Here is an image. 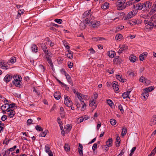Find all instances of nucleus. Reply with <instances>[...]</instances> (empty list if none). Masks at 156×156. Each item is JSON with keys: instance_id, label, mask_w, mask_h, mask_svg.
Returning <instances> with one entry per match:
<instances>
[{"instance_id": "f257e3e1", "label": "nucleus", "mask_w": 156, "mask_h": 156, "mask_svg": "<svg viewBox=\"0 0 156 156\" xmlns=\"http://www.w3.org/2000/svg\"><path fill=\"white\" fill-rule=\"evenodd\" d=\"M92 18L90 20L88 18H87L85 20L86 23H90L94 28L97 27L99 26L100 25V22L99 21L96 20L93 21L94 19L92 20Z\"/></svg>"}, {"instance_id": "f03ea898", "label": "nucleus", "mask_w": 156, "mask_h": 156, "mask_svg": "<svg viewBox=\"0 0 156 156\" xmlns=\"http://www.w3.org/2000/svg\"><path fill=\"white\" fill-rule=\"evenodd\" d=\"M126 0H118L116 3V5L117 7V9L121 10L126 8L125 3Z\"/></svg>"}, {"instance_id": "7ed1b4c3", "label": "nucleus", "mask_w": 156, "mask_h": 156, "mask_svg": "<svg viewBox=\"0 0 156 156\" xmlns=\"http://www.w3.org/2000/svg\"><path fill=\"white\" fill-rule=\"evenodd\" d=\"M64 98H65L64 103L65 105L69 107H71L73 103L70 98L66 95H64Z\"/></svg>"}, {"instance_id": "20e7f679", "label": "nucleus", "mask_w": 156, "mask_h": 156, "mask_svg": "<svg viewBox=\"0 0 156 156\" xmlns=\"http://www.w3.org/2000/svg\"><path fill=\"white\" fill-rule=\"evenodd\" d=\"M46 43L41 44V47L45 54L49 55L51 54V53L50 51H48L47 47L46 46Z\"/></svg>"}, {"instance_id": "39448f33", "label": "nucleus", "mask_w": 156, "mask_h": 156, "mask_svg": "<svg viewBox=\"0 0 156 156\" xmlns=\"http://www.w3.org/2000/svg\"><path fill=\"white\" fill-rule=\"evenodd\" d=\"M136 14L135 11L133 10L129 12L125 16H124L123 18L124 20H129L134 16Z\"/></svg>"}, {"instance_id": "423d86ee", "label": "nucleus", "mask_w": 156, "mask_h": 156, "mask_svg": "<svg viewBox=\"0 0 156 156\" xmlns=\"http://www.w3.org/2000/svg\"><path fill=\"white\" fill-rule=\"evenodd\" d=\"M62 70L63 71V73L66 76V79L68 80V82L73 86V83L72 82L71 78L70 76L68 74L64 69H62Z\"/></svg>"}, {"instance_id": "0eeeda50", "label": "nucleus", "mask_w": 156, "mask_h": 156, "mask_svg": "<svg viewBox=\"0 0 156 156\" xmlns=\"http://www.w3.org/2000/svg\"><path fill=\"white\" fill-rule=\"evenodd\" d=\"M139 81L147 85H149L150 84L151 81L147 79H146L144 77L141 76L140 79Z\"/></svg>"}, {"instance_id": "6e6552de", "label": "nucleus", "mask_w": 156, "mask_h": 156, "mask_svg": "<svg viewBox=\"0 0 156 156\" xmlns=\"http://www.w3.org/2000/svg\"><path fill=\"white\" fill-rule=\"evenodd\" d=\"M7 63L4 60H0V67L3 69H7Z\"/></svg>"}, {"instance_id": "1a4fd4ad", "label": "nucleus", "mask_w": 156, "mask_h": 156, "mask_svg": "<svg viewBox=\"0 0 156 156\" xmlns=\"http://www.w3.org/2000/svg\"><path fill=\"white\" fill-rule=\"evenodd\" d=\"M118 83L116 82H114L112 83V86L114 90L116 93L119 92V85L117 84Z\"/></svg>"}, {"instance_id": "9d476101", "label": "nucleus", "mask_w": 156, "mask_h": 156, "mask_svg": "<svg viewBox=\"0 0 156 156\" xmlns=\"http://www.w3.org/2000/svg\"><path fill=\"white\" fill-rule=\"evenodd\" d=\"M152 2L149 1L146 2L144 3V7L147 10H148L151 7Z\"/></svg>"}, {"instance_id": "9b49d317", "label": "nucleus", "mask_w": 156, "mask_h": 156, "mask_svg": "<svg viewBox=\"0 0 156 156\" xmlns=\"http://www.w3.org/2000/svg\"><path fill=\"white\" fill-rule=\"evenodd\" d=\"M128 49V47L126 45H122L120 49L118 51L119 53H121L122 51H126Z\"/></svg>"}, {"instance_id": "f8f14e48", "label": "nucleus", "mask_w": 156, "mask_h": 156, "mask_svg": "<svg viewBox=\"0 0 156 156\" xmlns=\"http://www.w3.org/2000/svg\"><path fill=\"white\" fill-rule=\"evenodd\" d=\"M122 62V60L119 56H116L113 60L114 62L116 64H120Z\"/></svg>"}, {"instance_id": "ddd939ff", "label": "nucleus", "mask_w": 156, "mask_h": 156, "mask_svg": "<svg viewBox=\"0 0 156 156\" xmlns=\"http://www.w3.org/2000/svg\"><path fill=\"white\" fill-rule=\"evenodd\" d=\"M144 4L143 3H140L136 4V5H133V7L134 8H137V9L139 10H141Z\"/></svg>"}, {"instance_id": "4468645a", "label": "nucleus", "mask_w": 156, "mask_h": 156, "mask_svg": "<svg viewBox=\"0 0 156 156\" xmlns=\"http://www.w3.org/2000/svg\"><path fill=\"white\" fill-rule=\"evenodd\" d=\"M12 78V76L10 74H7L4 78V80L6 83L9 82Z\"/></svg>"}, {"instance_id": "2eb2a0df", "label": "nucleus", "mask_w": 156, "mask_h": 156, "mask_svg": "<svg viewBox=\"0 0 156 156\" xmlns=\"http://www.w3.org/2000/svg\"><path fill=\"white\" fill-rule=\"evenodd\" d=\"M83 145L82 144L79 143V144L78 152L80 156H83Z\"/></svg>"}, {"instance_id": "dca6fc26", "label": "nucleus", "mask_w": 156, "mask_h": 156, "mask_svg": "<svg viewBox=\"0 0 156 156\" xmlns=\"http://www.w3.org/2000/svg\"><path fill=\"white\" fill-rule=\"evenodd\" d=\"M147 55V53L145 52L141 54L139 56L140 60L143 61L144 59V57H146Z\"/></svg>"}, {"instance_id": "f3484780", "label": "nucleus", "mask_w": 156, "mask_h": 156, "mask_svg": "<svg viewBox=\"0 0 156 156\" xmlns=\"http://www.w3.org/2000/svg\"><path fill=\"white\" fill-rule=\"evenodd\" d=\"M143 91L144 92L141 94V97L142 99H143V97L144 99H145V100H146L149 94L147 91V92L146 91H145L144 90Z\"/></svg>"}, {"instance_id": "a211bd4d", "label": "nucleus", "mask_w": 156, "mask_h": 156, "mask_svg": "<svg viewBox=\"0 0 156 156\" xmlns=\"http://www.w3.org/2000/svg\"><path fill=\"white\" fill-rule=\"evenodd\" d=\"M20 80H17L14 79L12 81L13 83L16 87H20L21 86Z\"/></svg>"}, {"instance_id": "6ab92c4d", "label": "nucleus", "mask_w": 156, "mask_h": 156, "mask_svg": "<svg viewBox=\"0 0 156 156\" xmlns=\"http://www.w3.org/2000/svg\"><path fill=\"white\" fill-rule=\"evenodd\" d=\"M112 138H109L106 141V145L107 147H111L112 146Z\"/></svg>"}, {"instance_id": "aec40b11", "label": "nucleus", "mask_w": 156, "mask_h": 156, "mask_svg": "<svg viewBox=\"0 0 156 156\" xmlns=\"http://www.w3.org/2000/svg\"><path fill=\"white\" fill-rule=\"evenodd\" d=\"M31 48L33 52L36 53L37 52V47L36 44H33Z\"/></svg>"}, {"instance_id": "412c9836", "label": "nucleus", "mask_w": 156, "mask_h": 156, "mask_svg": "<svg viewBox=\"0 0 156 156\" xmlns=\"http://www.w3.org/2000/svg\"><path fill=\"white\" fill-rule=\"evenodd\" d=\"M130 92L131 90L129 91V90H128L127 92L123 93L122 94L123 98L124 99L126 98H129V95Z\"/></svg>"}, {"instance_id": "4be33fe9", "label": "nucleus", "mask_w": 156, "mask_h": 156, "mask_svg": "<svg viewBox=\"0 0 156 156\" xmlns=\"http://www.w3.org/2000/svg\"><path fill=\"white\" fill-rule=\"evenodd\" d=\"M116 78L118 80H119L122 83H124L126 81V79H123L122 75H116Z\"/></svg>"}, {"instance_id": "5701e85b", "label": "nucleus", "mask_w": 156, "mask_h": 156, "mask_svg": "<svg viewBox=\"0 0 156 156\" xmlns=\"http://www.w3.org/2000/svg\"><path fill=\"white\" fill-rule=\"evenodd\" d=\"M68 53L65 55V56L69 58H73V53L71 51L68 50Z\"/></svg>"}, {"instance_id": "b1692460", "label": "nucleus", "mask_w": 156, "mask_h": 156, "mask_svg": "<svg viewBox=\"0 0 156 156\" xmlns=\"http://www.w3.org/2000/svg\"><path fill=\"white\" fill-rule=\"evenodd\" d=\"M150 122L152 125H155L156 124V115L153 116L151 119Z\"/></svg>"}, {"instance_id": "393cba45", "label": "nucleus", "mask_w": 156, "mask_h": 156, "mask_svg": "<svg viewBox=\"0 0 156 156\" xmlns=\"http://www.w3.org/2000/svg\"><path fill=\"white\" fill-rule=\"evenodd\" d=\"M153 27V25H152V22H150L149 24H147L145 26V28L147 30H151Z\"/></svg>"}, {"instance_id": "a878e982", "label": "nucleus", "mask_w": 156, "mask_h": 156, "mask_svg": "<svg viewBox=\"0 0 156 156\" xmlns=\"http://www.w3.org/2000/svg\"><path fill=\"white\" fill-rule=\"evenodd\" d=\"M60 114L62 118H63L65 117V112L63 108L61 107L60 108Z\"/></svg>"}, {"instance_id": "bb28decb", "label": "nucleus", "mask_w": 156, "mask_h": 156, "mask_svg": "<svg viewBox=\"0 0 156 156\" xmlns=\"http://www.w3.org/2000/svg\"><path fill=\"white\" fill-rule=\"evenodd\" d=\"M120 138L118 136H117L116 139V146L117 147H118L119 146V144L120 143Z\"/></svg>"}, {"instance_id": "cd10ccee", "label": "nucleus", "mask_w": 156, "mask_h": 156, "mask_svg": "<svg viewBox=\"0 0 156 156\" xmlns=\"http://www.w3.org/2000/svg\"><path fill=\"white\" fill-rule=\"evenodd\" d=\"M109 6V3L106 2L102 5L101 6V8L102 9H106L108 8Z\"/></svg>"}, {"instance_id": "c85d7f7f", "label": "nucleus", "mask_w": 156, "mask_h": 156, "mask_svg": "<svg viewBox=\"0 0 156 156\" xmlns=\"http://www.w3.org/2000/svg\"><path fill=\"white\" fill-rule=\"evenodd\" d=\"M154 89V87L151 86L148 87V88H147L144 90H145V91H146L147 92H147L148 93L149 92L151 91L152 90H153Z\"/></svg>"}, {"instance_id": "c756f323", "label": "nucleus", "mask_w": 156, "mask_h": 156, "mask_svg": "<svg viewBox=\"0 0 156 156\" xmlns=\"http://www.w3.org/2000/svg\"><path fill=\"white\" fill-rule=\"evenodd\" d=\"M54 96L55 99L57 100L61 98L60 94L57 92L54 94Z\"/></svg>"}, {"instance_id": "7c9ffc66", "label": "nucleus", "mask_w": 156, "mask_h": 156, "mask_svg": "<svg viewBox=\"0 0 156 156\" xmlns=\"http://www.w3.org/2000/svg\"><path fill=\"white\" fill-rule=\"evenodd\" d=\"M127 132V129L125 127H123L121 133L122 136H124L126 134Z\"/></svg>"}, {"instance_id": "2f4dec72", "label": "nucleus", "mask_w": 156, "mask_h": 156, "mask_svg": "<svg viewBox=\"0 0 156 156\" xmlns=\"http://www.w3.org/2000/svg\"><path fill=\"white\" fill-rule=\"evenodd\" d=\"M9 61V62L11 63H14L16 61V57H12L9 60V61H8V62H7L8 63Z\"/></svg>"}, {"instance_id": "473e14b6", "label": "nucleus", "mask_w": 156, "mask_h": 156, "mask_svg": "<svg viewBox=\"0 0 156 156\" xmlns=\"http://www.w3.org/2000/svg\"><path fill=\"white\" fill-rule=\"evenodd\" d=\"M91 12V10H89L88 11H87L85 12L83 14V17H87L89 16Z\"/></svg>"}, {"instance_id": "72a5a7b5", "label": "nucleus", "mask_w": 156, "mask_h": 156, "mask_svg": "<svg viewBox=\"0 0 156 156\" xmlns=\"http://www.w3.org/2000/svg\"><path fill=\"white\" fill-rule=\"evenodd\" d=\"M115 55V52L113 51H111L109 52V56L111 58H113L114 57Z\"/></svg>"}, {"instance_id": "f704fd0d", "label": "nucleus", "mask_w": 156, "mask_h": 156, "mask_svg": "<svg viewBox=\"0 0 156 156\" xmlns=\"http://www.w3.org/2000/svg\"><path fill=\"white\" fill-rule=\"evenodd\" d=\"M130 61L133 62H134L136 60V57L135 56H131L129 57Z\"/></svg>"}, {"instance_id": "c9c22d12", "label": "nucleus", "mask_w": 156, "mask_h": 156, "mask_svg": "<svg viewBox=\"0 0 156 156\" xmlns=\"http://www.w3.org/2000/svg\"><path fill=\"white\" fill-rule=\"evenodd\" d=\"M65 128L66 129L65 132L67 133H69L71 129L70 126L69 125L65 127Z\"/></svg>"}, {"instance_id": "e433bc0d", "label": "nucleus", "mask_w": 156, "mask_h": 156, "mask_svg": "<svg viewBox=\"0 0 156 156\" xmlns=\"http://www.w3.org/2000/svg\"><path fill=\"white\" fill-rule=\"evenodd\" d=\"M24 13V11L23 9H20L18 11V15L17 16L18 17H20L21 16V15L23 14Z\"/></svg>"}, {"instance_id": "4c0bfd02", "label": "nucleus", "mask_w": 156, "mask_h": 156, "mask_svg": "<svg viewBox=\"0 0 156 156\" xmlns=\"http://www.w3.org/2000/svg\"><path fill=\"white\" fill-rule=\"evenodd\" d=\"M122 36L120 34H118L115 36V39L117 41H120V40L122 38Z\"/></svg>"}, {"instance_id": "58836bf2", "label": "nucleus", "mask_w": 156, "mask_h": 156, "mask_svg": "<svg viewBox=\"0 0 156 156\" xmlns=\"http://www.w3.org/2000/svg\"><path fill=\"white\" fill-rule=\"evenodd\" d=\"M133 1L134 0H130L128 2H126V3H125V5L126 6V7L127 6H128L131 5L133 3Z\"/></svg>"}, {"instance_id": "ea45409f", "label": "nucleus", "mask_w": 156, "mask_h": 156, "mask_svg": "<svg viewBox=\"0 0 156 156\" xmlns=\"http://www.w3.org/2000/svg\"><path fill=\"white\" fill-rule=\"evenodd\" d=\"M48 131L47 130H46L44 132H43L42 133H41L39 134V137H45L46 134H47V132Z\"/></svg>"}, {"instance_id": "a19ab883", "label": "nucleus", "mask_w": 156, "mask_h": 156, "mask_svg": "<svg viewBox=\"0 0 156 156\" xmlns=\"http://www.w3.org/2000/svg\"><path fill=\"white\" fill-rule=\"evenodd\" d=\"M6 105H7L9 106V107L7 108V109H8L9 108H12L15 106L16 104L14 103H12L10 104H9L7 103L6 104Z\"/></svg>"}, {"instance_id": "79ce46f5", "label": "nucleus", "mask_w": 156, "mask_h": 156, "mask_svg": "<svg viewBox=\"0 0 156 156\" xmlns=\"http://www.w3.org/2000/svg\"><path fill=\"white\" fill-rule=\"evenodd\" d=\"M45 151L47 153H49L50 151V147L49 146V145L47 144L45 146Z\"/></svg>"}, {"instance_id": "37998d69", "label": "nucleus", "mask_w": 156, "mask_h": 156, "mask_svg": "<svg viewBox=\"0 0 156 156\" xmlns=\"http://www.w3.org/2000/svg\"><path fill=\"white\" fill-rule=\"evenodd\" d=\"M110 122L111 124L113 126L115 125L116 123V120L114 119H111Z\"/></svg>"}, {"instance_id": "c03bdc74", "label": "nucleus", "mask_w": 156, "mask_h": 156, "mask_svg": "<svg viewBox=\"0 0 156 156\" xmlns=\"http://www.w3.org/2000/svg\"><path fill=\"white\" fill-rule=\"evenodd\" d=\"M137 21L135 20L134 21H129L128 22V23L129 24L131 25H135L137 23Z\"/></svg>"}, {"instance_id": "a18cd8bd", "label": "nucleus", "mask_w": 156, "mask_h": 156, "mask_svg": "<svg viewBox=\"0 0 156 156\" xmlns=\"http://www.w3.org/2000/svg\"><path fill=\"white\" fill-rule=\"evenodd\" d=\"M35 128L37 131H42L43 130V129L39 125L36 126Z\"/></svg>"}, {"instance_id": "49530a36", "label": "nucleus", "mask_w": 156, "mask_h": 156, "mask_svg": "<svg viewBox=\"0 0 156 156\" xmlns=\"http://www.w3.org/2000/svg\"><path fill=\"white\" fill-rule=\"evenodd\" d=\"M103 39V38H101L99 37H95L92 38V40L94 41H97L98 40H100Z\"/></svg>"}, {"instance_id": "de8ad7c7", "label": "nucleus", "mask_w": 156, "mask_h": 156, "mask_svg": "<svg viewBox=\"0 0 156 156\" xmlns=\"http://www.w3.org/2000/svg\"><path fill=\"white\" fill-rule=\"evenodd\" d=\"M15 112L14 111H13L10 112L9 113L8 115L10 116V118H12L15 115Z\"/></svg>"}, {"instance_id": "09e8293b", "label": "nucleus", "mask_w": 156, "mask_h": 156, "mask_svg": "<svg viewBox=\"0 0 156 156\" xmlns=\"http://www.w3.org/2000/svg\"><path fill=\"white\" fill-rule=\"evenodd\" d=\"M64 149L66 151H70V148L67 144H65L64 146Z\"/></svg>"}, {"instance_id": "8fccbe9b", "label": "nucleus", "mask_w": 156, "mask_h": 156, "mask_svg": "<svg viewBox=\"0 0 156 156\" xmlns=\"http://www.w3.org/2000/svg\"><path fill=\"white\" fill-rule=\"evenodd\" d=\"M54 21L59 24L62 23V20L61 19H55Z\"/></svg>"}, {"instance_id": "3c124183", "label": "nucleus", "mask_w": 156, "mask_h": 156, "mask_svg": "<svg viewBox=\"0 0 156 156\" xmlns=\"http://www.w3.org/2000/svg\"><path fill=\"white\" fill-rule=\"evenodd\" d=\"M118 108L120 110L121 112L122 113H123L124 112V110H123V107L122 106V105H121L119 104L118 105Z\"/></svg>"}, {"instance_id": "603ef678", "label": "nucleus", "mask_w": 156, "mask_h": 156, "mask_svg": "<svg viewBox=\"0 0 156 156\" xmlns=\"http://www.w3.org/2000/svg\"><path fill=\"white\" fill-rule=\"evenodd\" d=\"M107 102L109 105L111 107H112L113 104V103L112 101L110 99L107 100Z\"/></svg>"}, {"instance_id": "864d4df0", "label": "nucleus", "mask_w": 156, "mask_h": 156, "mask_svg": "<svg viewBox=\"0 0 156 156\" xmlns=\"http://www.w3.org/2000/svg\"><path fill=\"white\" fill-rule=\"evenodd\" d=\"M47 61L49 64L50 65V66L51 67V68L52 70H53V64L51 60L50 59H48V60Z\"/></svg>"}, {"instance_id": "5fc2aeb1", "label": "nucleus", "mask_w": 156, "mask_h": 156, "mask_svg": "<svg viewBox=\"0 0 156 156\" xmlns=\"http://www.w3.org/2000/svg\"><path fill=\"white\" fill-rule=\"evenodd\" d=\"M14 79H15V80H19V81H20V82L22 80V78L21 77V76L20 75H18L17 76H16L15 77V78Z\"/></svg>"}, {"instance_id": "6e6d98bb", "label": "nucleus", "mask_w": 156, "mask_h": 156, "mask_svg": "<svg viewBox=\"0 0 156 156\" xmlns=\"http://www.w3.org/2000/svg\"><path fill=\"white\" fill-rule=\"evenodd\" d=\"M57 119L58 123L59 124L60 128H61L62 125V124L61 119L59 117H58Z\"/></svg>"}, {"instance_id": "4d7b16f0", "label": "nucleus", "mask_w": 156, "mask_h": 156, "mask_svg": "<svg viewBox=\"0 0 156 156\" xmlns=\"http://www.w3.org/2000/svg\"><path fill=\"white\" fill-rule=\"evenodd\" d=\"M97 143H94L92 146V150L93 151H94L97 148Z\"/></svg>"}, {"instance_id": "13d9d810", "label": "nucleus", "mask_w": 156, "mask_h": 156, "mask_svg": "<svg viewBox=\"0 0 156 156\" xmlns=\"http://www.w3.org/2000/svg\"><path fill=\"white\" fill-rule=\"evenodd\" d=\"M152 21H153V19H151L149 21L147 20H145L144 21V23L145 24H149V23H150V22H151Z\"/></svg>"}, {"instance_id": "bf43d9fd", "label": "nucleus", "mask_w": 156, "mask_h": 156, "mask_svg": "<svg viewBox=\"0 0 156 156\" xmlns=\"http://www.w3.org/2000/svg\"><path fill=\"white\" fill-rule=\"evenodd\" d=\"M33 122V120L31 119H28L27 121V124L28 125H30Z\"/></svg>"}, {"instance_id": "052dcab7", "label": "nucleus", "mask_w": 156, "mask_h": 156, "mask_svg": "<svg viewBox=\"0 0 156 156\" xmlns=\"http://www.w3.org/2000/svg\"><path fill=\"white\" fill-rule=\"evenodd\" d=\"M33 91L36 92L38 96H39L40 94V93L39 91L38 90H36L34 87V90H33Z\"/></svg>"}, {"instance_id": "680f3d73", "label": "nucleus", "mask_w": 156, "mask_h": 156, "mask_svg": "<svg viewBox=\"0 0 156 156\" xmlns=\"http://www.w3.org/2000/svg\"><path fill=\"white\" fill-rule=\"evenodd\" d=\"M10 154L9 151L8 150L6 151L5 152L3 156H9V154Z\"/></svg>"}, {"instance_id": "e2e57ef3", "label": "nucleus", "mask_w": 156, "mask_h": 156, "mask_svg": "<svg viewBox=\"0 0 156 156\" xmlns=\"http://www.w3.org/2000/svg\"><path fill=\"white\" fill-rule=\"evenodd\" d=\"M7 119V116L6 115H4L1 117V120L2 121H4Z\"/></svg>"}, {"instance_id": "0e129e2a", "label": "nucleus", "mask_w": 156, "mask_h": 156, "mask_svg": "<svg viewBox=\"0 0 156 156\" xmlns=\"http://www.w3.org/2000/svg\"><path fill=\"white\" fill-rule=\"evenodd\" d=\"M69 62L68 63V66H69V68H71L73 67V63H71V62H70L69 64Z\"/></svg>"}, {"instance_id": "69168bd1", "label": "nucleus", "mask_w": 156, "mask_h": 156, "mask_svg": "<svg viewBox=\"0 0 156 156\" xmlns=\"http://www.w3.org/2000/svg\"><path fill=\"white\" fill-rule=\"evenodd\" d=\"M155 12V10H154V9L153 8L151 9V11L150 12V14L152 15Z\"/></svg>"}, {"instance_id": "338daca9", "label": "nucleus", "mask_w": 156, "mask_h": 156, "mask_svg": "<svg viewBox=\"0 0 156 156\" xmlns=\"http://www.w3.org/2000/svg\"><path fill=\"white\" fill-rule=\"evenodd\" d=\"M95 103V102L94 99L91 101L90 103V105L91 106H93L94 104Z\"/></svg>"}, {"instance_id": "774afa93", "label": "nucleus", "mask_w": 156, "mask_h": 156, "mask_svg": "<svg viewBox=\"0 0 156 156\" xmlns=\"http://www.w3.org/2000/svg\"><path fill=\"white\" fill-rule=\"evenodd\" d=\"M81 94H77V97L78 99H79L80 101H81V99H82V98L81 96L80 95Z\"/></svg>"}]
</instances>
